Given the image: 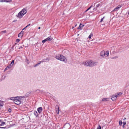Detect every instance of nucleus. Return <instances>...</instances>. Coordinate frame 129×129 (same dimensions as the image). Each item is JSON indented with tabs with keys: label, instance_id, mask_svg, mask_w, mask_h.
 Returning a JSON list of instances; mask_svg holds the SVG:
<instances>
[{
	"label": "nucleus",
	"instance_id": "obj_8",
	"mask_svg": "<svg viewBox=\"0 0 129 129\" xmlns=\"http://www.w3.org/2000/svg\"><path fill=\"white\" fill-rule=\"evenodd\" d=\"M24 33V31L22 30L20 33L18 35V36L19 37H21L23 36Z\"/></svg>",
	"mask_w": 129,
	"mask_h": 129
},
{
	"label": "nucleus",
	"instance_id": "obj_22",
	"mask_svg": "<svg viewBox=\"0 0 129 129\" xmlns=\"http://www.w3.org/2000/svg\"><path fill=\"white\" fill-rule=\"evenodd\" d=\"M11 67H10L9 66H8L6 67V68L5 70V71L7 70H8V69L10 68H11Z\"/></svg>",
	"mask_w": 129,
	"mask_h": 129
},
{
	"label": "nucleus",
	"instance_id": "obj_9",
	"mask_svg": "<svg viewBox=\"0 0 129 129\" xmlns=\"http://www.w3.org/2000/svg\"><path fill=\"white\" fill-rule=\"evenodd\" d=\"M121 7V6L120 5H119L117 6L116 8H115L114 10V11H116L118 10Z\"/></svg>",
	"mask_w": 129,
	"mask_h": 129
},
{
	"label": "nucleus",
	"instance_id": "obj_4",
	"mask_svg": "<svg viewBox=\"0 0 129 129\" xmlns=\"http://www.w3.org/2000/svg\"><path fill=\"white\" fill-rule=\"evenodd\" d=\"M19 97V98H17L16 99L15 101L14 102V103L15 104L17 105H19L21 104V102L20 101V97H21V96Z\"/></svg>",
	"mask_w": 129,
	"mask_h": 129
},
{
	"label": "nucleus",
	"instance_id": "obj_25",
	"mask_svg": "<svg viewBox=\"0 0 129 129\" xmlns=\"http://www.w3.org/2000/svg\"><path fill=\"white\" fill-rule=\"evenodd\" d=\"M5 124V122H2L1 123L0 125V126H2Z\"/></svg>",
	"mask_w": 129,
	"mask_h": 129
},
{
	"label": "nucleus",
	"instance_id": "obj_50",
	"mask_svg": "<svg viewBox=\"0 0 129 129\" xmlns=\"http://www.w3.org/2000/svg\"><path fill=\"white\" fill-rule=\"evenodd\" d=\"M95 4V3L94 4V6Z\"/></svg>",
	"mask_w": 129,
	"mask_h": 129
},
{
	"label": "nucleus",
	"instance_id": "obj_6",
	"mask_svg": "<svg viewBox=\"0 0 129 129\" xmlns=\"http://www.w3.org/2000/svg\"><path fill=\"white\" fill-rule=\"evenodd\" d=\"M42 110L43 109L42 107H39L37 109V111L39 114L42 112Z\"/></svg>",
	"mask_w": 129,
	"mask_h": 129
},
{
	"label": "nucleus",
	"instance_id": "obj_3",
	"mask_svg": "<svg viewBox=\"0 0 129 129\" xmlns=\"http://www.w3.org/2000/svg\"><path fill=\"white\" fill-rule=\"evenodd\" d=\"M27 12L26 9L24 8L22 9V10L19 12L18 14L17 15H16V16L19 18H21Z\"/></svg>",
	"mask_w": 129,
	"mask_h": 129
},
{
	"label": "nucleus",
	"instance_id": "obj_26",
	"mask_svg": "<svg viewBox=\"0 0 129 129\" xmlns=\"http://www.w3.org/2000/svg\"><path fill=\"white\" fill-rule=\"evenodd\" d=\"M119 124L121 126L122 125V122L120 120L119 121Z\"/></svg>",
	"mask_w": 129,
	"mask_h": 129
},
{
	"label": "nucleus",
	"instance_id": "obj_34",
	"mask_svg": "<svg viewBox=\"0 0 129 129\" xmlns=\"http://www.w3.org/2000/svg\"><path fill=\"white\" fill-rule=\"evenodd\" d=\"M8 111L9 112H10L11 111V109L9 108L8 110Z\"/></svg>",
	"mask_w": 129,
	"mask_h": 129
},
{
	"label": "nucleus",
	"instance_id": "obj_33",
	"mask_svg": "<svg viewBox=\"0 0 129 129\" xmlns=\"http://www.w3.org/2000/svg\"><path fill=\"white\" fill-rule=\"evenodd\" d=\"M100 4H98L97 5H96V7H99L100 6Z\"/></svg>",
	"mask_w": 129,
	"mask_h": 129
},
{
	"label": "nucleus",
	"instance_id": "obj_10",
	"mask_svg": "<svg viewBox=\"0 0 129 129\" xmlns=\"http://www.w3.org/2000/svg\"><path fill=\"white\" fill-rule=\"evenodd\" d=\"M117 98L115 96V95H114L112 96L111 99L112 101H114L116 100Z\"/></svg>",
	"mask_w": 129,
	"mask_h": 129
},
{
	"label": "nucleus",
	"instance_id": "obj_14",
	"mask_svg": "<svg viewBox=\"0 0 129 129\" xmlns=\"http://www.w3.org/2000/svg\"><path fill=\"white\" fill-rule=\"evenodd\" d=\"M109 51H107L105 52V56H108L109 55Z\"/></svg>",
	"mask_w": 129,
	"mask_h": 129
},
{
	"label": "nucleus",
	"instance_id": "obj_48",
	"mask_svg": "<svg viewBox=\"0 0 129 129\" xmlns=\"http://www.w3.org/2000/svg\"><path fill=\"white\" fill-rule=\"evenodd\" d=\"M2 122V121L0 119V123Z\"/></svg>",
	"mask_w": 129,
	"mask_h": 129
},
{
	"label": "nucleus",
	"instance_id": "obj_46",
	"mask_svg": "<svg viewBox=\"0 0 129 129\" xmlns=\"http://www.w3.org/2000/svg\"><path fill=\"white\" fill-rule=\"evenodd\" d=\"M40 27H39V28H38V29H40Z\"/></svg>",
	"mask_w": 129,
	"mask_h": 129
},
{
	"label": "nucleus",
	"instance_id": "obj_32",
	"mask_svg": "<svg viewBox=\"0 0 129 129\" xmlns=\"http://www.w3.org/2000/svg\"><path fill=\"white\" fill-rule=\"evenodd\" d=\"M20 41V40L19 39H17L16 40V42L17 43H18Z\"/></svg>",
	"mask_w": 129,
	"mask_h": 129
},
{
	"label": "nucleus",
	"instance_id": "obj_38",
	"mask_svg": "<svg viewBox=\"0 0 129 129\" xmlns=\"http://www.w3.org/2000/svg\"><path fill=\"white\" fill-rule=\"evenodd\" d=\"M6 32V30H4V31H2V32L5 33Z\"/></svg>",
	"mask_w": 129,
	"mask_h": 129
},
{
	"label": "nucleus",
	"instance_id": "obj_52",
	"mask_svg": "<svg viewBox=\"0 0 129 129\" xmlns=\"http://www.w3.org/2000/svg\"><path fill=\"white\" fill-rule=\"evenodd\" d=\"M13 22H15V21H13Z\"/></svg>",
	"mask_w": 129,
	"mask_h": 129
},
{
	"label": "nucleus",
	"instance_id": "obj_21",
	"mask_svg": "<svg viewBox=\"0 0 129 129\" xmlns=\"http://www.w3.org/2000/svg\"><path fill=\"white\" fill-rule=\"evenodd\" d=\"M118 56H115L112 57L111 58V59H115L118 58Z\"/></svg>",
	"mask_w": 129,
	"mask_h": 129
},
{
	"label": "nucleus",
	"instance_id": "obj_13",
	"mask_svg": "<svg viewBox=\"0 0 129 129\" xmlns=\"http://www.w3.org/2000/svg\"><path fill=\"white\" fill-rule=\"evenodd\" d=\"M84 26V25H82L81 23H80L79 26L78 28V29H80V30H81L82 29L81 28L83 27Z\"/></svg>",
	"mask_w": 129,
	"mask_h": 129
},
{
	"label": "nucleus",
	"instance_id": "obj_2",
	"mask_svg": "<svg viewBox=\"0 0 129 129\" xmlns=\"http://www.w3.org/2000/svg\"><path fill=\"white\" fill-rule=\"evenodd\" d=\"M55 58L57 59L62 61L65 63H66L67 62L66 58L61 55L58 54L56 55Z\"/></svg>",
	"mask_w": 129,
	"mask_h": 129
},
{
	"label": "nucleus",
	"instance_id": "obj_7",
	"mask_svg": "<svg viewBox=\"0 0 129 129\" xmlns=\"http://www.w3.org/2000/svg\"><path fill=\"white\" fill-rule=\"evenodd\" d=\"M122 93L119 92L115 94V96H116V97L117 98L119 97V96L121 95H122Z\"/></svg>",
	"mask_w": 129,
	"mask_h": 129
},
{
	"label": "nucleus",
	"instance_id": "obj_37",
	"mask_svg": "<svg viewBox=\"0 0 129 129\" xmlns=\"http://www.w3.org/2000/svg\"><path fill=\"white\" fill-rule=\"evenodd\" d=\"M37 66H38V65L37 64L35 65L34 66V67H36Z\"/></svg>",
	"mask_w": 129,
	"mask_h": 129
},
{
	"label": "nucleus",
	"instance_id": "obj_40",
	"mask_svg": "<svg viewBox=\"0 0 129 129\" xmlns=\"http://www.w3.org/2000/svg\"><path fill=\"white\" fill-rule=\"evenodd\" d=\"M126 124V123L125 122H123V125H125Z\"/></svg>",
	"mask_w": 129,
	"mask_h": 129
},
{
	"label": "nucleus",
	"instance_id": "obj_43",
	"mask_svg": "<svg viewBox=\"0 0 129 129\" xmlns=\"http://www.w3.org/2000/svg\"><path fill=\"white\" fill-rule=\"evenodd\" d=\"M122 127L123 128H124V125H123V126H122Z\"/></svg>",
	"mask_w": 129,
	"mask_h": 129
},
{
	"label": "nucleus",
	"instance_id": "obj_45",
	"mask_svg": "<svg viewBox=\"0 0 129 129\" xmlns=\"http://www.w3.org/2000/svg\"><path fill=\"white\" fill-rule=\"evenodd\" d=\"M27 27H28V26H27V25L25 28Z\"/></svg>",
	"mask_w": 129,
	"mask_h": 129
},
{
	"label": "nucleus",
	"instance_id": "obj_19",
	"mask_svg": "<svg viewBox=\"0 0 129 129\" xmlns=\"http://www.w3.org/2000/svg\"><path fill=\"white\" fill-rule=\"evenodd\" d=\"M14 63V60H13L11 62V63L10 64L9 66L11 67H12Z\"/></svg>",
	"mask_w": 129,
	"mask_h": 129
},
{
	"label": "nucleus",
	"instance_id": "obj_41",
	"mask_svg": "<svg viewBox=\"0 0 129 129\" xmlns=\"http://www.w3.org/2000/svg\"><path fill=\"white\" fill-rule=\"evenodd\" d=\"M23 48V47L22 46H21L19 48V49H20L21 48Z\"/></svg>",
	"mask_w": 129,
	"mask_h": 129
},
{
	"label": "nucleus",
	"instance_id": "obj_35",
	"mask_svg": "<svg viewBox=\"0 0 129 129\" xmlns=\"http://www.w3.org/2000/svg\"><path fill=\"white\" fill-rule=\"evenodd\" d=\"M90 9V8H88L86 11H85V12H87Z\"/></svg>",
	"mask_w": 129,
	"mask_h": 129
},
{
	"label": "nucleus",
	"instance_id": "obj_17",
	"mask_svg": "<svg viewBox=\"0 0 129 129\" xmlns=\"http://www.w3.org/2000/svg\"><path fill=\"white\" fill-rule=\"evenodd\" d=\"M46 39L47 41H51V40L53 38L51 37H49L47 38Z\"/></svg>",
	"mask_w": 129,
	"mask_h": 129
},
{
	"label": "nucleus",
	"instance_id": "obj_51",
	"mask_svg": "<svg viewBox=\"0 0 129 129\" xmlns=\"http://www.w3.org/2000/svg\"><path fill=\"white\" fill-rule=\"evenodd\" d=\"M2 128V127H0V128Z\"/></svg>",
	"mask_w": 129,
	"mask_h": 129
},
{
	"label": "nucleus",
	"instance_id": "obj_5",
	"mask_svg": "<svg viewBox=\"0 0 129 129\" xmlns=\"http://www.w3.org/2000/svg\"><path fill=\"white\" fill-rule=\"evenodd\" d=\"M12 0H1L0 1L1 2H11Z\"/></svg>",
	"mask_w": 129,
	"mask_h": 129
},
{
	"label": "nucleus",
	"instance_id": "obj_29",
	"mask_svg": "<svg viewBox=\"0 0 129 129\" xmlns=\"http://www.w3.org/2000/svg\"><path fill=\"white\" fill-rule=\"evenodd\" d=\"M46 41H47L46 39H45L44 40H43L42 41V42L43 43H44Z\"/></svg>",
	"mask_w": 129,
	"mask_h": 129
},
{
	"label": "nucleus",
	"instance_id": "obj_49",
	"mask_svg": "<svg viewBox=\"0 0 129 129\" xmlns=\"http://www.w3.org/2000/svg\"><path fill=\"white\" fill-rule=\"evenodd\" d=\"M77 25V24H76V25H75V26H76Z\"/></svg>",
	"mask_w": 129,
	"mask_h": 129
},
{
	"label": "nucleus",
	"instance_id": "obj_36",
	"mask_svg": "<svg viewBox=\"0 0 129 129\" xmlns=\"http://www.w3.org/2000/svg\"><path fill=\"white\" fill-rule=\"evenodd\" d=\"M46 60H47L48 61H49V59L48 58H47L46 59H45Z\"/></svg>",
	"mask_w": 129,
	"mask_h": 129
},
{
	"label": "nucleus",
	"instance_id": "obj_28",
	"mask_svg": "<svg viewBox=\"0 0 129 129\" xmlns=\"http://www.w3.org/2000/svg\"><path fill=\"white\" fill-rule=\"evenodd\" d=\"M25 61L26 63L28 64H29V61L28 59H26Z\"/></svg>",
	"mask_w": 129,
	"mask_h": 129
},
{
	"label": "nucleus",
	"instance_id": "obj_31",
	"mask_svg": "<svg viewBox=\"0 0 129 129\" xmlns=\"http://www.w3.org/2000/svg\"><path fill=\"white\" fill-rule=\"evenodd\" d=\"M44 61H40L39 63H38L37 64L38 65V66H39L40 63H41V62H43Z\"/></svg>",
	"mask_w": 129,
	"mask_h": 129
},
{
	"label": "nucleus",
	"instance_id": "obj_27",
	"mask_svg": "<svg viewBox=\"0 0 129 129\" xmlns=\"http://www.w3.org/2000/svg\"><path fill=\"white\" fill-rule=\"evenodd\" d=\"M105 18V16H104L103 18H102L101 19V20H100V22H102L103 21L104 19Z\"/></svg>",
	"mask_w": 129,
	"mask_h": 129
},
{
	"label": "nucleus",
	"instance_id": "obj_42",
	"mask_svg": "<svg viewBox=\"0 0 129 129\" xmlns=\"http://www.w3.org/2000/svg\"><path fill=\"white\" fill-rule=\"evenodd\" d=\"M30 24H28V25H27V26H29L30 25Z\"/></svg>",
	"mask_w": 129,
	"mask_h": 129
},
{
	"label": "nucleus",
	"instance_id": "obj_18",
	"mask_svg": "<svg viewBox=\"0 0 129 129\" xmlns=\"http://www.w3.org/2000/svg\"><path fill=\"white\" fill-rule=\"evenodd\" d=\"M67 126H68V127L70 126L69 124L68 123H66L63 126V128H66Z\"/></svg>",
	"mask_w": 129,
	"mask_h": 129
},
{
	"label": "nucleus",
	"instance_id": "obj_11",
	"mask_svg": "<svg viewBox=\"0 0 129 129\" xmlns=\"http://www.w3.org/2000/svg\"><path fill=\"white\" fill-rule=\"evenodd\" d=\"M56 112L58 114L59 113V109L58 106H56Z\"/></svg>",
	"mask_w": 129,
	"mask_h": 129
},
{
	"label": "nucleus",
	"instance_id": "obj_15",
	"mask_svg": "<svg viewBox=\"0 0 129 129\" xmlns=\"http://www.w3.org/2000/svg\"><path fill=\"white\" fill-rule=\"evenodd\" d=\"M105 52L104 51H102L100 54V56H105Z\"/></svg>",
	"mask_w": 129,
	"mask_h": 129
},
{
	"label": "nucleus",
	"instance_id": "obj_47",
	"mask_svg": "<svg viewBox=\"0 0 129 129\" xmlns=\"http://www.w3.org/2000/svg\"><path fill=\"white\" fill-rule=\"evenodd\" d=\"M25 28H23V29H22V30H24V29Z\"/></svg>",
	"mask_w": 129,
	"mask_h": 129
},
{
	"label": "nucleus",
	"instance_id": "obj_24",
	"mask_svg": "<svg viewBox=\"0 0 129 129\" xmlns=\"http://www.w3.org/2000/svg\"><path fill=\"white\" fill-rule=\"evenodd\" d=\"M93 36V34L92 33H91L90 34V35L88 37V38L89 39H90L91 37Z\"/></svg>",
	"mask_w": 129,
	"mask_h": 129
},
{
	"label": "nucleus",
	"instance_id": "obj_39",
	"mask_svg": "<svg viewBox=\"0 0 129 129\" xmlns=\"http://www.w3.org/2000/svg\"><path fill=\"white\" fill-rule=\"evenodd\" d=\"M93 7V5H91V6L89 7L90 9L92 7Z\"/></svg>",
	"mask_w": 129,
	"mask_h": 129
},
{
	"label": "nucleus",
	"instance_id": "obj_16",
	"mask_svg": "<svg viewBox=\"0 0 129 129\" xmlns=\"http://www.w3.org/2000/svg\"><path fill=\"white\" fill-rule=\"evenodd\" d=\"M34 114L36 116V117L38 116V114L37 112L36 111H34Z\"/></svg>",
	"mask_w": 129,
	"mask_h": 129
},
{
	"label": "nucleus",
	"instance_id": "obj_23",
	"mask_svg": "<svg viewBox=\"0 0 129 129\" xmlns=\"http://www.w3.org/2000/svg\"><path fill=\"white\" fill-rule=\"evenodd\" d=\"M3 105V103L2 101H0V106H2Z\"/></svg>",
	"mask_w": 129,
	"mask_h": 129
},
{
	"label": "nucleus",
	"instance_id": "obj_20",
	"mask_svg": "<svg viewBox=\"0 0 129 129\" xmlns=\"http://www.w3.org/2000/svg\"><path fill=\"white\" fill-rule=\"evenodd\" d=\"M102 100L104 102L108 101H109V99L108 98H104Z\"/></svg>",
	"mask_w": 129,
	"mask_h": 129
},
{
	"label": "nucleus",
	"instance_id": "obj_30",
	"mask_svg": "<svg viewBox=\"0 0 129 129\" xmlns=\"http://www.w3.org/2000/svg\"><path fill=\"white\" fill-rule=\"evenodd\" d=\"M96 129H101V126L100 125H99L97 127Z\"/></svg>",
	"mask_w": 129,
	"mask_h": 129
},
{
	"label": "nucleus",
	"instance_id": "obj_12",
	"mask_svg": "<svg viewBox=\"0 0 129 129\" xmlns=\"http://www.w3.org/2000/svg\"><path fill=\"white\" fill-rule=\"evenodd\" d=\"M19 98V97H18V96L16 97H11L10 98V99L11 100L14 101H14H15L16 99L17 98L18 99Z\"/></svg>",
	"mask_w": 129,
	"mask_h": 129
},
{
	"label": "nucleus",
	"instance_id": "obj_1",
	"mask_svg": "<svg viewBox=\"0 0 129 129\" xmlns=\"http://www.w3.org/2000/svg\"><path fill=\"white\" fill-rule=\"evenodd\" d=\"M82 64L87 66L93 67L97 63L91 60H87L82 62Z\"/></svg>",
	"mask_w": 129,
	"mask_h": 129
},
{
	"label": "nucleus",
	"instance_id": "obj_44",
	"mask_svg": "<svg viewBox=\"0 0 129 129\" xmlns=\"http://www.w3.org/2000/svg\"><path fill=\"white\" fill-rule=\"evenodd\" d=\"M127 12L128 14L129 15V11H128Z\"/></svg>",
	"mask_w": 129,
	"mask_h": 129
}]
</instances>
